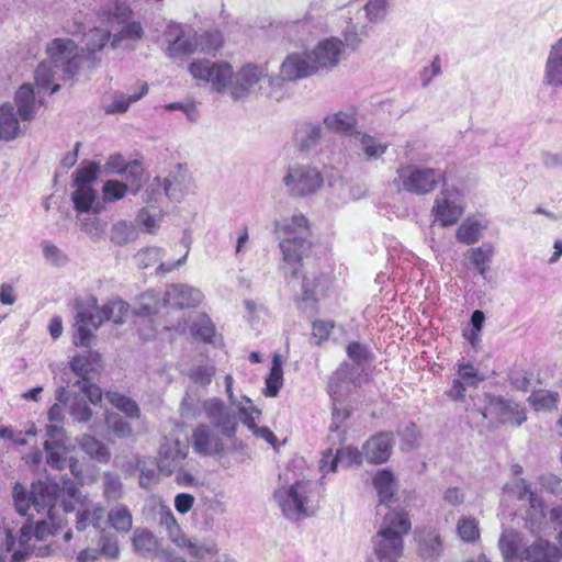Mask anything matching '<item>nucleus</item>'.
Segmentation results:
<instances>
[{
  "mask_svg": "<svg viewBox=\"0 0 562 562\" xmlns=\"http://www.w3.org/2000/svg\"><path fill=\"white\" fill-rule=\"evenodd\" d=\"M79 448L91 459L105 464L111 459L109 448L99 439L91 435H82L77 438Z\"/></svg>",
  "mask_w": 562,
  "mask_h": 562,
  "instance_id": "473e14b6",
  "label": "nucleus"
},
{
  "mask_svg": "<svg viewBox=\"0 0 562 562\" xmlns=\"http://www.w3.org/2000/svg\"><path fill=\"white\" fill-rule=\"evenodd\" d=\"M506 493L519 501L525 498L529 502V509L526 516V522L531 531L539 529L546 517V506L541 497L531 490L530 484L525 479H514L504 486Z\"/></svg>",
  "mask_w": 562,
  "mask_h": 562,
  "instance_id": "4468645a",
  "label": "nucleus"
},
{
  "mask_svg": "<svg viewBox=\"0 0 562 562\" xmlns=\"http://www.w3.org/2000/svg\"><path fill=\"white\" fill-rule=\"evenodd\" d=\"M411 530V520L403 510L387 512L374 537L372 547L379 561L393 562L403 553V536Z\"/></svg>",
  "mask_w": 562,
  "mask_h": 562,
  "instance_id": "7ed1b4c3",
  "label": "nucleus"
},
{
  "mask_svg": "<svg viewBox=\"0 0 562 562\" xmlns=\"http://www.w3.org/2000/svg\"><path fill=\"white\" fill-rule=\"evenodd\" d=\"M188 454L189 443L186 440H181L175 435L165 436L158 449L157 468L159 472L167 476L172 475Z\"/></svg>",
  "mask_w": 562,
  "mask_h": 562,
  "instance_id": "dca6fc26",
  "label": "nucleus"
},
{
  "mask_svg": "<svg viewBox=\"0 0 562 562\" xmlns=\"http://www.w3.org/2000/svg\"><path fill=\"white\" fill-rule=\"evenodd\" d=\"M104 517V508L99 504H91L80 509L76 514V528L79 531L91 526L99 528Z\"/></svg>",
  "mask_w": 562,
  "mask_h": 562,
  "instance_id": "58836bf2",
  "label": "nucleus"
},
{
  "mask_svg": "<svg viewBox=\"0 0 562 562\" xmlns=\"http://www.w3.org/2000/svg\"><path fill=\"white\" fill-rule=\"evenodd\" d=\"M103 496L106 502H117L124 495V487L119 474L104 472L102 475Z\"/></svg>",
  "mask_w": 562,
  "mask_h": 562,
  "instance_id": "c03bdc74",
  "label": "nucleus"
},
{
  "mask_svg": "<svg viewBox=\"0 0 562 562\" xmlns=\"http://www.w3.org/2000/svg\"><path fill=\"white\" fill-rule=\"evenodd\" d=\"M203 412L211 422L212 427L216 428L221 435L227 439H233L238 428V418L236 414L218 397L203 400Z\"/></svg>",
  "mask_w": 562,
  "mask_h": 562,
  "instance_id": "2eb2a0df",
  "label": "nucleus"
},
{
  "mask_svg": "<svg viewBox=\"0 0 562 562\" xmlns=\"http://www.w3.org/2000/svg\"><path fill=\"white\" fill-rule=\"evenodd\" d=\"M69 415L74 422L87 423L92 416V411L87 401L81 395L75 394L69 404Z\"/></svg>",
  "mask_w": 562,
  "mask_h": 562,
  "instance_id": "6e6d98bb",
  "label": "nucleus"
},
{
  "mask_svg": "<svg viewBox=\"0 0 562 562\" xmlns=\"http://www.w3.org/2000/svg\"><path fill=\"white\" fill-rule=\"evenodd\" d=\"M137 236V231L134 224L122 221L113 225L111 229V240L116 245H125L134 240Z\"/></svg>",
  "mask_w": 562,
  "mask_h": 562,
  "instance_id": "8fccbe9b",
  "label": "nucleus"
},
{
  "mask_svg": "<svg viewBox=\"0 0 562 562\" xmlns=\"http://www.w3.org/2000/svg\"><path fill=\"white\" fill-rule=\"evenodd\" d=\"M190 333L203 341L211 342L215 335V328L206 314H199L190 326Z\"/></svg>",
  "mask_w": 562,
  "mask_h": 562,
  "instance_id": "de8ad7c7",
  "label": "nucleus"
},
{
  "mask_svg": "<svg viewBox=\"0 0 562 562\" xmlns=\"http://www.w3.org/2000/svg\"><path fill=\"white\" fill-rule=\"evenodd\" d=\"M323 130L319 123L303 122L294 132V145L301 151L316 147L322 139Z\"/></svg>",
  "mask_w": 562,
  "mask_h": 562,
  "instance_id": "cd10ccee",
  "label": "nucleus"
},
{
  "mask_svg": "<svg viewBox=\"0 0 562 562\" xmlns=\"http://www.w3.org/2000/svg\"><path fill=\"white\" fill-rule=\"evenodd\" d=\"M108 521L120 533H127L133 527V515L124 504H117L108 513Z\"/></svg>",
  "mask_w": 562,
  "mask_h": 562,
  "instance_id": "ea45409f",
  "label": "nucleus"
},
{
  "mask_svg": "<svg viewBox=\"0 0 562 562\" xmlns=\"http://www.w3.org/2000/svg\"><path fill=\"white\" fill-rule=\"evenodd\" d=\"M544 82L552 87L562 86V37L551 46L546 64Z\"/></svg>",
  "mask_w": 562,
  "mask_h": 562,
  "instance_id": "c756f323",
  "label": "nucleus"
},
{
  "mask_svg": "<svg viewBox=\"0 0 562 562\" xmlns=\"http://www.w3.org/2000/svg\"><path fill=\"white\" fill-rule=\"evenodd\" d=\"M45 437L43 446L44 449L53 448H65L66 447V432L63 426L58 424H50L45 427Z\"/></svg>",
  "mask_w": 562,
  "mask_h": 562,
  "instance_id": "680f3d73",
  "label": "nucleus"
},
{
  "mask_svg": "<svg viewBox=\"0 0 562 562\" xmlns=\"http://www.w3.org/2000/svg\"><path fill=\"white\" fill-rule=\"evenodd\" d=\"M283 385V369L282 359L280 355H274L272 358V366L268 376L266 378L265 395L274 397L278 395Z\"/></svg>",
  "mask_w": 562,
  "mask_h": 562,
  "instance_id": "79ce46f5",
  "label": "nucleus"
},
{
  "mask_svg": "<svg viewBox=\"0 0 562 562\" xmlns=\"http://www.w3.org/2000/svg\"><path fill=\"white\" fill-rule=\"evenodd\" d=\"M100 326L101 319L89 304L79 307L75 317L74 344L79 347H89L93 338L92 330H97Z\"/></svg>",
  "mask_w": 562,
  "mask_h": 562,
  "instance_id": "b1692460",
  "label": "nucleus"
},
{
  "mask_svg": "<svg viewBox=\"0 0 562 562\" xmlns=\"http://www.w3.org/2000/svg\"><path fill=\"white\" fill-rule=\"evenodd\" d=\"M61 495L60 485L49 479L33 483L30 491L32 507L38 514L53 518V510Z\"/></svg>",
  "mask_w": 562,
  "mask_h": 562,
  "instance_id": "a211bd4d",
  "label": "nucleus"
},
{
  "mask_svg": "<svg viewBox=\"0 0 562 562\" xmlns=\"http://www.w3.org/2000/svg\"><path fill=\"white\" fill-rule=\"evenodd\" d=\"M350 417V409L344 405V402L333 401L331 423L329 425L328 439L334 443H341L345 440V429H341L344 423Z\"/></svg>",
  "mask_w": 562,
  "mask_h": 562,
  "instance_id": "e433bc0d",
  "label": "nucleus"
},
{
  "mask_svg": "<svg viewBox=\"0 0 562 562\" xmlns=\"http://www.w3.org/2000/svg\"><path fill=\"white\" fill-rule=\"evenodd\" d=\"M93 549L106 559H117L120 555L117 537L105 529L100 530L98 546Z\"/></svg>",
  "mask_w": 562,
  "mask_h": 562,
  "instance_id": "37998d69",
  "label": "nucleus"
},
{
  "mask_svg": "<svg viewBox=\"0 0 562 562\" xmlns=\"http://www.w3.org/2000/svg\"><path fill=\"white\" fill-rule=\"evenodd\" d=\"M279 238V248L282 254L280 270L285 278L299 279L303 268V259L311 250L310 226L307 218L301 214H293L274 224Z\"/></svg>",
  "mask_w": 562,
  "mask_h": 562,
  "instance_id": "f03ea898",
  "label": "nucleus"
},
{
  "mask_svg": "<svg viewBox=\"0 0 562 562\" xmlns=\"http://www.w3.org/2000/svg\"><path fill=\"white\" fill-rule=\"evenodd\" d=\"M148 92L147 83H142L139 91L133 94L125 95L123 93L115 92L113 100L105 106L108 114L124 113L130 108L131 103L138 101Z\"/></svg>",
  "mask_w": 562,
  "mask_h": 562,
  "instance_id": "a19ab883",
  "label": "nucleus"
},
{
  "mask_svg": "<svg viewBox=\"0 0 562 562\" xmlns=\"http://www.w3.org/2000/svg\"><path fill=\"white\" fill-rule=\"evenodd\" d=\"M419 551L424 559L435 560L439 558L442 552V543L440 537L432 532L425 535L420 539Z\"/></svg>",
  "mask_w": 562,
  "mask_h": 562,
  "instance_id": "09e8293b",
  "label": "nucleus"
},
{
  "mask_svg": "<svg viewBox=\"0 0 562 562\" xmlns=\"http://www.w3.org/2000/svg\"><path fill=\"white\" fill-rule=\"evenodd\" d=\"M223 44V35L220 31H206L198 37V50L203 53H214Z\"/></svg>",
  "mask_w": 562,
  "mask_h": 562,
  "instance_id": "e2e57ef3",
  "label": "nucleus"
},
{
  "mask_svg": "<svg viewBox=\"0 0 562 562\" xmlns=\"http://www.w3.org/2000/svg\"><path fill=\"white\" fill-rule=\"evenodd\" d=\"M273 497L283 516L289 520L297 521L312 516L315 512L311 482L300 481L289 486H281L276 490Z\"/></svg>",
  "mask_w": 562,
  "mask_h": 562,
  "instance_id": "39448f33",
  "label": "nucleus"
},
{
  "mask_svg": "<svg viewBox=\"0 0 562 562\" xmlns=\"http://www.w3.org/2000/svg\"><path fill=\"white\" fill-rule=\"evenodd\" d=\"M344 43L337 37L326 38L319 42L310 53L312 61L319 69H331L337 66L342 52Z\"/></svg>",
  "mask_w": 562,
  "mask_h": 562,
  "instance_id": "a878e982",
  "label": "nucleus"
},
{
  "mask_svg": "<svg viewBox=\"0 0 562 562\" xmlns=\"http://www.w3.org/2000/svg\"><path fill=\"white\" fill-rule=\"evenodd\" d=\"M323 122L328 131L348 134L352 138L358 132L356 130L358 122L353 112L339 111L329 113L324 117Z\"/></svg>",
  "mask_w": 562,
  "mask_h": 562,
  "instance_id": "c85d7f7f",
  "label": "nucleus"
},
{
  "mask_svg": "<svg viewBox=\"0 0 562 562\" xmlns=\"http://www.w3.org/2000/svg\"><path fill=\"white\" fill-rule=\"evenodd\" d=\"M144 34L142 24L139 22H130L125 24L119 33H116L111 42L112 47H117L123 40H139Z\"/></svg>",
  "mask_w": 562,
  "mask_h": 562,
  "instance_id": "69168bd1",
  "label": "nucleus"
},
{
  "mask_svg": "<svg viewBox=\"0 0 562 562\" xmlns=\"http://www.w3.org/2000/svg\"><path fill=\"white\" fill-rule=\"evenodd\" d=\"M431 213L441 226H452L464 213L463 192L454 187H445L434 201Z\"/></svg>",
  "mask_w": 562,
  "mask_h": 562,
  "instance_id": "ddd939ff",
  "label": "nucleus"
},
{
  "mask_svg": "<svg viewBox=\"0 0 562 562\" xmlns=\"http://www.w3.org/2000/svg\"><path fill=\"white\" fill-rule=\"evenodd\" d=\"M191 184L190 177L181 171L169 175L164 182L155 178L146 189L143 199L146 202L157 201L156 195H159L164 189L170 200L180 201L190 191Z\"/></svg>",
  "mask_w": 562,
  "mask_h": 562,
  "instance_id": "f3484780",
  "label": "nucleus"
},
{
  "mask_svg": "<svg viewBox=\"0 0 562 562\" xmlns=\"http://www.w3.org/2000/svg\"><path fill=\"white\" fill-rule=\"evenodd\" d=\"M180 416L184 419H196L203 412V401L193 393L186 392L179 407Z\"/></svg>",
  "mask_w": 562,
  "mask_h": 562,
  "instance_id": "a18cd8bd",
  "label": "nucleus"
},
{
  "mask_svg": "<svg viewBox=\"0 0 562 562\" xmlns=\"http://www.w3.org/2000/svg\"><path fill=\"white\" fill-rule=\"evenodd\" d=\"M209 424H200L192 430L193 451L200 456L213 457L225 451L223 436Z\"/></svg>",
  "mask_w": 562,
  "mask_h": 562,
  "instance_id": "6ab92c4d",
  "label": "nucleus"
},
{
  "mask_svg": "<svg viewBox=\"0 0 562 562\" xmlns=\"http://www.w3.org/2000/svg\"><path fill=\"white\" fill-rule=\"evenodd\" d=\"M48 59L35 70V83L40 89L50 88V93L59 90L55 80H71L80 69L85 54L70 38H54L47 46Z\"/></svg>",
  "mask_w": 562,
  "mask_h": 562,
  "instance_id": "f257e3e1",
  "label": "nucleus"
},
{
  "mask_svg": "<svg viewBox=\"0 0 562 562\" xmlns=\"http://www.w3.org/2000/svg\"><path fill=\"white\" fill-rule=\"evenodd\" d=\"M504 562H559L557 546L543 539H537L527 546L522 536L514 529H505L498 540Z\"/></svg>",
  "mask_w": 562,
  "mask_h": 562,
  "instance_id": "20e7f679",
  "label": "nucleus"
},
{
  "mask_svg": "<svg viewBox=\"0 0 562 562\" xmlns=\"http://www.w3.org/2000/svg\"><path fill=\"white\" fill-rule=\"evenodd\" d=\"M488 414L494 415L501 424L515 426H520L527 419L526 411L520 404L501 396L491 397L488 407L482 411L484 418Z\"/></svg>",
  "mask_w": 562,
  "mask_h": 562,
  "instance_id": "aec40b11",
  "label": "nucleus"
},
{
  "mask_svg": "<svg viewBox=\"0 0 562 562\" xmlns=\"http://www.w3.org/2000/svg\"><path fill=\"white\" fill-rule=\"evenodd\" d=\"M445 180V172L437 168L406 164L396 169L393 182L398 191L415 195L432 192Z\"/></svg>",
  "mask_w": 562,
  "mask_h": 562,
  "instance_id": "423d86ee",
  "label": "nucleus"
},
{
  "mask_svg": "<svg viewBox=\"0 0 562 562\" xmlns=\"http://www.w3.org/2000/svg\"><path fill=\"white\" fill-rule=\"evenodd\" d=\"M386 8V0H368L362 10L357 12V15L361 18L364 14L370 22L376 23L385 16Z\"/></svg>",
  "mask_w": 562,
  "mask_h": 562,
  "instance_id": "13d9d810",
  "label": "nucleus"
},
{
  "mask_svg": "<svg viewBox=\"0 0 562 562\" xmlns=\"http://www.w3.org/2000/svg\"><path fill=\"white\" fill-rule=\"evenodd\" d=\"M482 229L480 222L468 218L459 226L457 239L465 245L474 244L480 239Z\"/></svg>",
  "mask_w": 562,
  "mask_h": 562,
  "instance_id": "49530a36",
  "label": "nucleus"
},
{
  "mask_svg": "<svg viewBox=\"0 0 562 562\" xmlns=\"http://www.w3.org/2000/svg\"><path fill=\"white\" fill-rule=\"evenodd\" d=\"M366 33L367 25L361 23L360 16H356V22L350 18L344 31L346 46L355 49L361 41L360 35H364Z\"/></svg>",
  "mask_w": 562,
  "mask_h": 562,
  "instance_id": "4d7b16f0",
  "label": "nucleus"
},
{
  "mask_svg": "<svg viewBox=\"0 0 562 562\" xmlns=\"http://www.w3.org/2000/svg\"><path fill=\"white\" fill-rule=\"evenodd\" d=\"M203 297L201 290L188 284L176 283L168 288L162 297V303L176 308L195 307L202 302Z\"/></svg>",
  "mask_w": 562,
  "mask_h": 562,
  "instance_id": "393cba45",
  "label": "nucleus"
},
{
  "mask_svg": "<svg viewBox=\"0 0 562 562\" xmlns=\"http://www.w3.org/2000/svg\"><path fill=\"white\" fill-rule=\"evenodd\" d=\"M20 134V123L16 119L14 106L11 103H3L0 106V139L12 140Z\"/></svg>",
  "mask_w": 562,
  "mask_h": 562,
  "instance_id": "c9c22d12",
  "label": "nucleus"
},
{
  "mask_svg": "<svg viewBox=\"0 0 562 562\" xmlns=\"http://www.w3.org/2000/svg\"><path fill=\"white\" fill-rule=\"evenodd\" d=\"M161 300L154 290L140 294L138 299L137 315L148 316L159 312Z\"/></svg>",
  "mask_w": 562,
  "mask_h": 562,
  "instance_id": "5fc2aeb1",
  "label": "nucleus"
},
{
  "mask_svg": "<svg viewBox=\"0 0 562 562\" xmlns=\"http://www.w3.org/2000/svg\"><path fill=\"white\" fill-rule=\"evenodd\" d=\"M458 535L463 541L473 542L480 537L476 519L463 517L457 525Z\"/></svg>",
  "mask_w": 562,
  "mask_h": 562,
  "instance_id": "338daca9",
  "label": "nucleus"
},
{
  "mask_svg": "<svg viewBox=\"0 0 562 562\" xmlns=\"http://www.w3.org/2000/svg\"><path fill=\"white\" fill-rule=\"evenodd\" d=\"M90 302L89 305L101 319V325L105 321H111L114 324H123L128 313V304L122 300L111 301L102 307H98L97 299L94 297H92Z\"/></svg>",
  "mask_w": 562,
  "mask_h": 562,
  "instance_id": "7c9ffc66",
  "label": "nucleus"
},
{
  "mask_svg": "<svg viewBox=\"0 0 562 562\" xmlns=\"http://www.w3.org/2000/svg\"><path fill=\"white\" fill-rule=\"evenodd\" d=\"M132 543L135 551L142 554L154 552L157 549V540L155 536L146 529H136L134 531Z\"/></svg>",
  "mask_w": 562,
  "mask_h": 562,
  "instance_id": "603ef678",
  "label": "nucleus"
},
{
  "mask_svg": "<svg viewBox=\"0 0 562 562\" xmlns=\"http://www.w3.org/2000/svg\"><path fill=\"white\" fill-rule=\"evenodd\" d=\"M125 180L128 182L127 187L132 194H137L143 178V167L137 160L126 164L123 173Z\"/></svg>",
  "mask_w": 562,
  "mask_h": 562,
  "instance_id": "bf43d9fd",
  "label": "nucleus"
},
{
  "mask_svg": "<svg viewBox=\"0 0 562 562\" xmlns=\"http://www.w3.org/2000/svg\"><path fill=\"white\" fill-rule=\"evenodd\" d=\"M282 182L290 195L303 198L316 193L323 187L324 178L314 166L294 165L288 168Z\"/></svg>",
  "mask_w": 562,
  "mask_h": 562,
  "instance_id": "1a4fd4ad",
  "label": "nucleus"
},
{
  "mask_svg": "<svg viewBox=\"0 0 562 562\" xmlns=\"http://www.w3.org/2000/svg\"><path fill=\"white\" fill-rule=\"evenodd\" d=\"M86 47L89 53L101 50L110 41L111 33L103 29L94 27L86 35Z\"/></svg>",
  "mask_w": 562,
  "mask_h": 562,
  "instance_id": "052dcab7",
  "label": "nucleus"
},
{
  "mask_svg": "<svg viewBox=\"0 0 562 562\" xmlns=\"http://www.w3.org/2000/svg\"><path fill=\"white\" fill-rule=\"evenodd\" d=\"M471 254V262L475 266L479 273L485 279L488 270L487 262L492 256L491 247H477L469 250Z\"/></svg>",
  "mask_w": 562,
  "mask_h": 562,
  "instance_id": "774afa93",
  "label": "nucleus"
},
{
  "mask_svg": "<svg viewBox=\"0 0 562 562\" xmlns=\"http://www.w3.org/2000/svg\"><path fill=\"white\" fill-rule=\"evenodd\" d=\"M265 82L269 86L274 83V79L268 74L267 66L246 64L234 76L231 90L232 98L236 101L246 99L258 92Z\"/></svg>",
  "mask_w": 562,
  "mask_h": 562,
  "instance_id": "9d476101",
  "label": "nucleus"
},
{
  "mask_svg": "<svg viewBox=\"0 0 562 562\" xmlns=\"http://www.w3.org/2000/svg\"><path fill=\"white\" fill-rule=\"evenodd\" d=\"M168 42L167 54L169 57H178L192 54L198 50L196 34L187 33L180 24L170 23L166 31Z\"/></svg>",
  "mask_w": 562,
  "mask_h": 562,
  "instance_id": "4be33fe9",
  "label": "nucleus"
},
{
  "mask_svg": "<svg viewBox=\"0 0 562 562\" xmlns=\"http://www.w3.org/2000/svg\"><path fill=\"white\" fill-rule=\"evenodd\" d=\"M316 66L310 53H292L280 66V78L283 81H294L313 76Z\"/></svg>",
  "mask_w": 562,
  "mask_h": 562,
  "instance_id": "412c9836",
  "label": "nucleus"
},
{
  "mask_svg": "<svg viewBox=\"0 0 562 562\" xmlns=\"http://www.w3.org/2000/svg\"><path fill=\"white\" fill-rule=\"evenodd\" d=\"M559 394L557 392L546 390L536 391L529 396V402L536 409L550 411L557 406Z\"/></svg>",
  "mask_w": 562,
  "mask_h": 562,
  "instance_id": "0e129e2a",
  "label": "nucleus"
},
{
  "mask_svg": "<svg viewBox=\"0 0 562 562\" xmlns=\"http://www.w3.org/2000/svg\"><path fill=\"white\" fill-rule=\"evenodd\" d=\"M357 371L348 362H344L331 374L328 383V392L331 401L344 402L356 387Z\"/></svg>",
  "mask_w": 562,
  "mask_h": 562,
  "instance_id": "5701e85b",
  "label": "nucleus"
},
{
  "mask_svg": "<svg viewBox=\"0 0 562 562\" xmlns=\"http://www.w3.org/2000/svg\"><path fill=\"white\" fill-rule=\"evenodd\" d=\"M373 485L378 492L380 505H387L393 502L397 491V483L391 470H379L373 477Z\"/></svg>",
  "mask_w": 562,
  "mask_h": 562,
  "instance_id": "2f4dec72",
  "label": "nucleus"
},
{
  "mask_svg": "<svg viewBox=\"0 0 562 562\" xmlns=\"http://www.w3.org/2000/svg\"><path fill=\"white\" fill-rule=\"evenodd\" d=\"M15 103L22 121H31L35 117L38 104L31 85H23L19 88L15 93Z\"/></svg>",
  "mask_w": 562,
  "mask_h": 562,
  "instance_id": "f704fd0d",
  "label": "nucleus"
},
{
  "mask_svg": "<svg viewBox=\"0 0 562 562\" xmlns=\"http://www.w3.org/2000/svg\"><path fill=\"white\" fill-rule=\"evenodd\" d=\"M99 175L95 162H85L74 172L71 201L78 213H97L101 209L97 191L92 188Z\"/></svg>",
  "mask_w": 562,
  "mask_h": 562,
  "instance_id": "6e6552de",
  "label": "nucleus"
},
{
  "mask_svg": "<svg viewBox=\"0 0 562 562\" xmlns=\"http://www.w3.org/2000/svg\"><path fill=\"white\" fill-rule=\"evenodd\" d=\"M216 369L213 364H196L189 370L188 376L194 384L205 387L211 384Z\"/></svg>",
  "mask_w": 562,
  "mask_h": 562,
  "instance_id": "864d4df0",
  "label": "nucleus"
},
{
  "mask_svg": "<svg viewBox=\"0 0 562 562\" xmlns=\"http://www.w3.org/2000/svg\"><path fill=\"white\" fill-rule=\"evenodd\" d=\"M189 71L201 82L211 83L216 92H223L233 80V68L226 61L198 59L190 64Z\"/></svg>",
  "mask_w": 562,
  "mask_h": 562,
  "instance_id": "9b49d317",
  "label": "nucleus"
},
{
  "mask_svg": "<svg viewBox=\"0 0 562 562\" xmlns=\"http://www.w3.org/2000/svg\"><path fill=\"white\" fill-rule=\"evenodd\" d=\"M394 445L393 432H380L363 445V457L370 463L386 462Z\"/></svg>",
  "mask_w": 562,
  "mask_h": 562,
  "instance_id": "bb28decb",
  "label": "nucleus"
},
{
  "mask_svg": "<svg viewBox=\"0 0 562 562\" xmlns=\"http://www.w3.org/2000/svg\"><path fill=\"white\" fill-rule=\"evenodd\" d=\"M50 532V525L45 520L36 522L34 527L26 522L19 530L16 546L12 530H7L5 548H0V562H23L32 554L33 546L30 542L33 539L44 540Z\"/></svg>",
  "mask_w": 562,
  "mask_h": 562,
  "instance_id": "0eeeda50",
  "label": "nucleus"
},
{
  "mask_svg": "<svg viewBox=\"0 0 562 562\" xmlns=\"http://www.w3.org/2000/svg\"><path fill=\"white\" fill-rule=\"evenodd\" d=\"M101 361V356L94 351H86L85 353L74 356L70 361V370L77 375V380H88V374L92 371L93 366Z\"/></svg>",
  "mask_w": 562,
  "mask_h": 562,
  "instance_id": "4c0bfd02",
  "label": "nucleus"
},
{
  "mask_svg": "<svg viewBox=\"0 0 562 562\" xmlns=\"http://www.w3.org/2000/svg\"><path fill=\"white\" fill-rule=\"evenodd\" d=\"M108 400L113 406L125 413L131 418L139 417V408L135 401L117 392H109Z\"/></svg>",
  "mask_w": 562,
  "mask_h": 562,
  "instance_id": "3c124183",
  "label": "nucleus"
},
{
  "mask_svg": "<svg viewBox=\"0 0 562 562\" xmlns=\"http://www.w3.org/2000/svg\"><path fill=\"white\" fill-rule=\"evenodd\" d=\"M353 142L360 147L367 160L381 158L389 148L387 143H382L376 137L360 131L355 134Z\"/></svg>",
  "mask_w": 562,
  "mask_h": 562,
  "instance_id": "72a5a7b5",
  "label": "nucleus"
},
{
  "mask_svg": "<svg viewBox=\"0 0 562 562\" xmlns=\"http://www.w3.org/2000/svg\"><path fill=\"white\" fill-rule=\"evenodd\" d=\"M159 526L165 528L169 538L179 547L186 548L189 554L199 560H204L207 557H212L216 553V547L214 544H202L186 539L181 535L180 527L171 512V509L162 505L158 510Z\"/></svg>",
  "mask_w": 562,
  "mask_h": 562,
  "instance_id": "f8f14e48",
  "label": "nucleus"
}]
</instances>
